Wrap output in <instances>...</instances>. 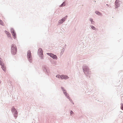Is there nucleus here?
<instances>
[{"mask_svg": "<svg viewBox=\"0 0 123 123\" xmlns=\"http://www.w3.org/2000/svg\"><path fill=\"white\" fill-rule=\"evenodd\" d=\"M61 88L62 91L63 92V94L67 92V91L62 86L61 87Z\"/></svg>", "mask_w": 123, "mask_h": 123, "instance_id": "obj_14", "label": "nucleus"}, {"mask_svg": "<svg viewBox=\"0 0 123 123\" xmlns=\"http://www.w3.org/2000/svg\"><path fill=\"white\" fill-rule=\"evenodd\" d=\"M94 21H93L92 22H91V23L92 24H93L94 23Z\"/></svg>", "mask_w": 123, "mask_h": 123, "instance_id": "obj_26", "label": "nucleus"}, {"mask_svg": "<svg viewBox=\"0 0 123 123\" xmlns=\"http://www.w3.org/2000/svg\"><path fill=\"white\" fill-rule=\"evenodd\" d=\"M68 99H69V100L70 101V102L71 103H72V102H73V101L71 99H70V98H69Z\"/></svg>", "mask_w": 123, "mask_h": 123, "instance_id": "obj_25", "label": "nucleus"}, {"mask_svg": "<svg viewBox=\"0 0 123 123\" xmlns=\"http://www.w3.org/2000/svg\"><path fill=\"white\" fill-rule=\"evenodd\" d=\"M11 31L12 35L13 36V38L14 39H16V33L14 29L11 28Z\"/></svg>", "mask_w": 123, "mask_h": 123, "instance_id": "obj_8", "label": "nucleus"}, {"mask_svg": "<svg viewBox=\"0 0 123 123\" xmlns=\"http://www.w3.org/2000/svg\"><path fill=\"white\" fill-rule=\"evenodd\" d=\"M121 108L122 110H123V104L122 103L121 104Z\"/></svg>", "mask_w": 123, "mask_h": 123, "instance_id": "obj_22", "label": "nucleus"}, {"mask_svg": "<svg viewBox=\"0 0 123 123\" xmlns=\"http://www.w3.org/2000/svg\"><path fill=\"white\" fill-rule=\"evenodd\" d=\"M83 71L88 78L91 77V72L89 70V68L86 65H84L82 66Z\"/></svg>", "mask_w": 123, "mask_h": 123, "instance_id": "obj_1", "label": "nucleus"}, {"mask_svg": "<svg viewBox=\"0 0 123 123\" xmlns=\"http://www.w3.org/2000/svg\"><path fill=\"white\" fill-rule=\"evenodd\" d=\"M70 114L71 115H72L73 114L74 112L72 111H70Z\"/></svg>", "mask_w": 123, "mask_h": 123, "instance_id": "obj_23", "label": "nucleus"}, {"mask_svg": "<svg viewBox=\"0 0 123 123\" xmlns=\"http://www.w3.org/2000/svg\"><path fill=\"white\" fill-rule=\"evenodd\" d=\"M38 54L39 55V56L41 59H43V50L41 48H40L39 49L38 51Z\"/></svg>", "mask_w": 123, "mask_h": 123, "instance_id": "obj_5", "label": "nucleus"}, {"mask_svg": "<svg viewBox=\"0 0 123 123\" xmlns=\"http://www.w3.org/2000/svg\"><path fill=\"white\" fill-rule=\"evenodd\" d=\"M121 2L120 0H116L115 2V8H117L120 6Z\"/></svg>", "mask_w": 123, "mask_h": 123, "instance_id": "obj_6", "label": "nucleus"}, {"mask_svg": "<svg viewBox=\"0 0 123 123\" xmlns=\"http://www.w3.org/2000/svg\"><path fill=\"white\" fill-rule=\"evenodd\" d=\"M11 51L12 54L15 55L17 52V48L16 45L14 44H12L11 46Z\"/></svg>", "mask_w": 123, "mask_h": 123, "instance_id": "obj_2", "label": "nucleus"}, {"mask_svg": "<svg viewBox=\"0 0 123 123\" xmlns=\"http://www.w3.org/2000/svg\"><path fill=\"white\" fill-rule=\"evenodd\" d=\"M62 76V79H64L65 80H67L69 78V77L67 75L62 74L61 75Z\"/></svg>", "mask_w": 123, "mask_h": 123, "instance_id": "obj_12", "label": "nucleus"}, {"mask_svg": "<svg viewBox=\"0 0 123 123\" xmlns=\"http://www.w3.org/2000/svg\"><path fill=\"white\" fill-rule=\"evenodd\" d=\"M106 5H107V6H108V7H109V5L108 4H106Z\"/></svg>", "mask_w": 123, "mask_h": 123, "instance_id": "obj_29", "label": "nucleus"}, {"mask_svg": "<svg viewBox=\"0 0 123 123\" xmlns=\"http://www.w3.org/2000/svg\"><path fill=\"white\" fill-rule=\"evenodd\" d=\"M43 70L44 72L46 73V74L47 73L48 75V74L49 72V70L47 68L44 67L43 68Z\"/></svg>", "mask_w": 123, "mask_h": 123, "instance_id": "obj_11", "label": "nucleus"}, {"mask_svg": "<svg viewBox=\"0 0 123 123\" xmlns=\"http://www.w3.org/2000/svg\"><path fill=\"white\" fill-rule=\"evenodd\" d=\"M1 83V81L0 80V83Z\"/></svg>", "mask_w": 123, "mask_h": 123, "instance_id": "obj_32", "label": "nucleus"}, {"mask_svg": "<svg viewBox=\"0 0 123 123\" xmlns=\"http://www.w3.org/2000/svg\"><path fill=\"white\" fill-rule=\"evenodd\" d=\"M66 44H65L64 46V47H65V48H66Z\"/></svg>", "mask_w": 123, "mask_h": 123, "instance_id": "obj_28", "label": "nucleus"}, {"mask_svg": "<svg viewBox=\"0 0 123 123\" xmlns=\"http://www.w3.org/2000/svg\"><path fill=\"white\" fill-rule=\"evenodd\" d=\"M0 64L1 66V67L3 70L4 71H6V67L5 66V64L3 63L2 61L0 62Z\"/></svg>", "mask_w": 123, "mask_h": 123, "instance_id": "obj_10", "label": "nucleus"}, {"mask_svg": "<svg viewBox=\"0 0 123 123\" xmlns=\"http://www.w3.org/2000/svg\"><path fill=\"white\" fill-rule=\"evenodd\" d=\"M11 111L13 114L14 116L16 118L17 117L18 112L16 109H15L14 106H12L11 108Z\"/></svg>", "mask_w": 123, "mask_h": 123, "instance_id": "obj_4", "label": "nucleus"}, {"mask_svg": "<svg viewBox=\"0 0 123 123\" xmlns=\"http://www.w3.org/2000/svg\"><path fill=\"white\" fill-rule=\"evenodd\" d=\"M68 17L67 15L66 16L64 17L63 18L61 19L58 22L60 24H62L67 19Z\"/></svg>", "mask_w": 123, "mask_h": 123, "instance_id": "obj_9", "label": "nucleus"}, {"mask_svg": "<svg viewBox=\"0 0 123 123\" xmlns=\"http://www.w3.org/2000/svg\"><path fill=\"white\" fill-rule=\"evenodd\" d=\"M56 77L59 79H62V77L61 75H60L59 74H58L56 76Z\"/></svg>", "mask_w": 123, "mask_h": 123, "instance_id": "obj_17", "label": "nucleus"}, {"mask_svg": "<svg viewBox=\"0 0 123 123\" xmlns=\"http://www.w3.org/2000/svg\"><path fill=\"white\" fill-rule=\"evenodd\" d=\"M72 103L73 104H74V103L73 102H72Z\"/></svg>", "mask_w": 123, "mask_h": 123, "instance_id": "obj_30", "label": "nucleus"}, {"mask_svg": "<svg viewBox=\"0 0 123 123\" xmlns=\"http://www.w3.org/2000/svg\"><path fill=\"white\" fill-rule=\"evenodd\" d=\"M95 13L97 14L98 15H100L101 14V13H100L99 12H98V11H95Z\"/></svg>", "mask_w": 123, "mask_h": 123, "instance_id": "obj_18", "label": "nucleus"}, {"mask_svg": "<svg viewBox=\"0 0 123 123\" xmlns=\"http://www.w3.org/2000/svg\"><path fill=\"white\" fill-rule=\"evenodd\" d=\"M90 26L91 27V28L93 30H95L96 29L95 27L94 26L92 25H90Z\"/></svg>", "mask_w": 123, "mask_h": 123, "instance_id": "obj_20", "label": "nucleus"}, {"mask_svg": "<svg viewBox=\"0 0 123 123\" xmlns=\"http://www.w3.org/2000/svg\"><path fill=\"white\" fill-rule=\"evenodd\" d=\"M47 54L54 59L57 60L58 58L56 55L53 53H47Z\"/></svg>", "mask_w": 123, "mask_h": 123, "instance_id": "obj_7", "label": "nucleus"}, {"mask_svg": "<svg viewBox=\"0 0 123 123\" xmlns=\"http://www.w3.org/2000/svg\"><path fill=\"white\" fill-rule=\"evenodd\" d=\"M65 50V49L64 48H63L62 49H61V54H62L64 52Z\"/></svg>", "mask_w": 123, "mask_h": 123, "instance_id": "obj_19", "label": "nucleus"}, {"mask_svg": "<svg viewBox=\"0 0 123 123\" xmlns=\"http://www.w3.org/2000/svg\"><path fill=\"white\" fill-rule=\"evenodd\" d=\"M5 33L7 35L8 37H10L11 38V34L9 32L6 30L5 31Z\"/></svg>", "mask_w": 123, "mask_h": 123, "instance_id": "obj_13", "label": "nucleus"}, {"mask_svg": "<svg viewBox=\"0 0 123 123\" xmlns=\"http://www.w3.org/2000/svg\"><path fill=\"white\" fill-rule=\"evenodd\" d=\"M4 23H3L2 21L0 19V24L2 26H4Z\"/></svg>", "mask_w": 123, "mask_h": 123, "instance_id": "obj_21", "label": "nucleus"}, {"mask_svg": "<svg viewBox=\"0 0 123 123\" xmlns=\"http://www.w3.org/2000/svg\"><path fill=\"white\" fill-rule=\"evenodd\" d=\"M89 20L91 22L93 21V19L92 18H90L89 19Z\"/></svg>", "mask_w": 123, "mask_h": 123, "instance_id": "obj_24", "label": "nucleus"}, {"mask_svg": "<svg viewBox=\"0 0 123 123\" xmlns=\"http://www.w3.org/2000/svg\"><path fill=\"white\" fill-rule=\"evenodd\" d=\"M66 5L65 3V2H63L62 3L60 6V7H62L65 6Z\"/></svg>", "mask_w": 123, "mask_h": 123, "instance_id": "obj_16", "label": "nucleus"}, {"mask_svg": "<svg viewBox=\"0 0 123 123\" xmlns=\"http://www.w3.org/2000/svg\"><path fill=\"white\" fill-rule=\"evenodd\" d=\"M90 35H91V34H89L88 35V36H89Z\"/></svg>", "mask_w": 123, "mask_h": 123, "instance_id": "obj_31", "label": "nucleus"}, {"mask_svg": "<svg viewBox=\"0 0 123 123\" xmlns=\"http://www.w3.org/2000/svg\"><path fill=\"white\" fill-rule=\"evenodd\" d=\"M27 55L28 60L30 63H31L32 62V57L31 53L30 50H28Z\"/></svg>", "mask_w": 123, "mask_h": 123, "instance_id": "obj_3", "label": "nucleus"}, {"mask_svg": "<svg viewBox=\"0 0 123 123\" xmlns=\"http://www.w3.org/2000/svg\"><path fill=\"white\" fill-rule=\"evenodd\" d=\"M65 96V97L68 99H69L70 98V97H69V96L68 94L67 93V92L65 93L64 94Z\"/></svg>", "mask_w": 123, "mask_h": 123, "instance_id": "obj_15", "label": "nucleus"}, {"mask_svg": "<svg viewBox=\"0 0 123 123\" xmlns=\"http://www.w3.org/2000/svg\"><path fill=\"white\" fill-rule=\"evenodd\" d=\"M2 59L1 58H0V61H2Z\"/></svg>", "mask_w": 123, "mask_h": 123, "instance_id": "obj_27", "label": "nucleus"}]
</instances>
